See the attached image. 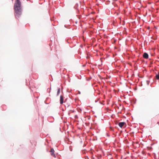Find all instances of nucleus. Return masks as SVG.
<instances>
[{
	"mask_svg": "<svg viewBox=\"0 0 159 159\" xmlns=\"http://www.w3.org/2000/svg\"><path fill=\"white\" fill-rule=\"evenodd\" d=\"M60 88H58L57 89V96H58L60 93Z\"/></svg>",
	"mask_w": 159,
	"mask_h": 159,
	"instance_id": "nucleus-5",
	"label": "nucleus"
},
{
	"mask_svg": "<svg viewBox=\"0 0 159 159\" xmlns=\"http://www.w3.org/2000/svg\"><path fill=\"white\" fill-rule=\"evenodd\" d=\"M12 1H13V0H12Z\"/></svg>",
	"mask_w": 159,
	"mask_h": 159,
	"instance_id": "nucleus-10",
	"label": "nucleus"
},
{
	"mask_svg": "<svg viewBox=\"0 0 159 159\" xmlns=\"http://www.w3.org/2000/svg\"><path fill=\"white\" fill-rule=\"evenodd\" d=\"M147 83H148V81H147Z\"/></svg>",
	"mask_w": 159,
	"mask_h": 159,
	"instance_id": "nucleus-9",
	"label": "nucleus"
},
{
	"mask_svg": "<svg viewBox=\"0 0 159 159\" xmlns=\"http://www.w3.org/2000/svg\"><path fill=\"white\" fill-rule=\"evenodd\" d=\"M14 9L16 18L19 17L21 14V3L19 0H16L14 4Z\"/></svg>",
	"mask_w": 159,
	"mask_h": 159,
	"instance_id": "nucleus-1",
	"label": "nucleus"
},
{
	"mask_svg": "<svg viewBox=\"0 0 159 159\" xmlns=\"http://www.w3.org/2000/svg\"><path fill=\"white\" fill-rule=\"evenodd\" d=\"M125 123L124 122H121L119 123V125L120 127L122 128L124 125Z\"/></svg>",
	"mask_w": 159,
	"mask_h": 159,
	"instance_id": "nucleus-4",
	"label": "nucleus"
},
{
	"mask_svg": "<svg viewBox=\"0 0 159 159\" xmlns=\"http://www.w3.org/2000/svg\"><path fill=\"white\" fill-rule=\"evenodd\" d=\"M51 155L52 156H55V155L54 153V152H51Z\"/></svg>",
	"mask_w": 159,
	"mask_h": 159,
	"instance_id": "nucleus-6",
	"label": "nucleus"
},
{
	"mask_svg": "<svg viewBox=\"0 0 159 159\" xmlns=\"http://www.w3.org/2000/svg\"><path fill=\"white\" fill-rule=\"evenodd\" d=\"M143 57L145 59H147L148 57V53L144 52L143 55Z\"/></svg>",
	"mask_w": 159,
	"mask_h": 159,
	"instance_id": "nucleus-2",
	"label": "nucleus"
},
{
	"mask_svg": "<svg viewBox=\"0 0 159 159\" xmlns=\"http://www.w3.org/2000/svg\"><path fill=\"white\" fill-rule=\"evenodd\" d=\"M156 78L157 79H159V75H157L156 76Z\"/></svg>",
	"mask_w": 159,
	"mask_h": 159,
	"instance_id": "nucleus-8",
	"label": "nucleus"
},
{
	"mask_svg": "<svg viewBox=\"0 0 159 159\" xmlns=\"http://www.w3.org/2000/svg\"><path fill=\"white\" fill-rule=\"evenodd\" d=\"M50 152H54V150L53 148H51L50 151Z\"/></svg>",
	"mask_w": 159,
	"mask_h": 159,
	"instance_id": "nucleus-7",
	"label": "nucleus"
},
{
	"mask_svg": "<svg viewBox=\"0 0 159 159\" xmlns=\"http://www.w3.org/2000/svg\"><path fill=\"white\" fill-rule=\"evenodd\" d=\"M63 102V97L62 95L60 96V103L61 104H62Z\"/></svg>",
	"mask_w": 159,
	"mask_h": 159,
	"instance_id": "nucleus-3",
	"label": "nucleus"
}]
</instances>
